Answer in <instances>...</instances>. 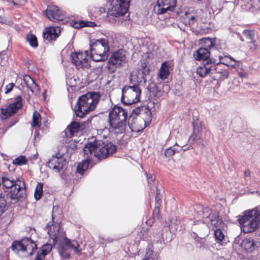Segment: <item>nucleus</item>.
I'll use <instances>...</instances> for the list:
<instances>
[{
  "mask_svg": "<svg viewBox=\"0 0 260 260\" xmlns=\"http://www.w3.org/2000/svg\"><path fill=\"white\" fill-rule=\"evenodd\" d=\"M186 149H182L180 148L179 149H177L175 148H173L172 147H170L166 150L165 152V155L166 157H171L173 156L176 152H179L181 151H184Z\"/></svg>",
  "mask_w": 260,
  "mask_h": 260,
  "instance_id": "e433bc0d",
  "label": "nucleus"
},
{
  "mask_svg": "<svg viewBox=\"0 0 260 260\" xmlns=\"http://www.w3.org/2000/svg\"><path fill=\"white\" fill-rule=\"evenodd\" d=\"M185 19L188 21L189 26L193 25L196 22L195 16L189 12L185 13Z\"/></svg>",
  "mask_w": 260,
  "mask_h": 260,
  "instance_id": "a19ab883",
  "label": "nucleus"
},
{
  "mask_svg": "<svg viewBox=\"0 0 260 260\" xmlns=\"http://www.w3.org/2000/svg\"><path fill=\"white\" fill-rule=\"evenodd\" d=\"M160 198H158V193H156V196L155 197V202H156V205L154 210V212L158 213L159 212V206L160 205Z\"/></svg>",
  "mask_w": 260,
  "mask_h": 260,
  "instance_id": "c03bdc74",
  "label": "nucleus"
},
{
  "mask_svg": "<svg viewBox=\"0 0 260 260\" xmlns=\"http://www.w3.org/2000/svg\"><path fill=\"white\" fill-rule=\"evenodd\" d=\"M45 14L48 18L52 21H61L64 17L63 13L55 5L48 6Z\"/></svg>",
  "mask_w": 260,
  "mask_h": 260,
  "instance_id": "a211bd4d",
  "label": "nucleus"
},
{
  "mask_svg": "<svg viewBox=\"0 0 260 260\" xmlns=\"http://www.w3.org/2000/svg\"><path fill=\"white\" fill-rule=\"evenodd\" d=\"M39 135V131L38 130H36L34 132V136H35V139H37V137H38Z\"/></svg>",
  "mask_w": 260,
  "mask_h": 260,
  "instance_id": "13d9d810",
  "label": "nucleus"
},
{
  "mask_svg": "<svg viewBox=\"0 0 260 260\" xmlns=\"http://www.w3.org/2000/svg\"><path fill=\"white\" fill-rule=\"evenodd\" d=\"M94 156L99 159H105L112 155L116 150V146L111 143L105 144L101 142H95Z\"/></svg>",
  "mask_w": 260,
  "mask_h": 260,
  "instance_id": "9d476101",
  "label": "nucleus"
},
{
  "mask_svg": "<svg viewBox=\"0 0 260 260\" xmlns=\"http://www.w3.org/2000/svg\"><path fill=\"white\" fill-rule=\"evenodd\" d=\"M27 162V159L25 157L22 155H20L19 157L15 158L13 160V164L18 165L22 166L25 164Z\"/></svg>",
  "mask_w": 260,
  "mask_h": 260,
  "instance_id": "ea45409f",
  "label": "nucleus"
},
{
  "mask_svg": "<svg viewBox=\"0 0 260 260\" xmlns=\"http://www.w3.org/2000/svg\"><path fill=\"white\" fill-rule=\"evenodd\" d=\"M53 209H54V207L53 208ZM54 213V209H53V213ZM52 218L53 219H54V215L53 214L52 215Z\"/></svg>",
  "mask_w": 260,
  "mask_h": 260,
  "instance_id": "774afa93",
  "label": "nucleus"
},
{
  "mask_svg": "<svg viewBox=\"0 0 260 260\" xmlns=\"http://www.w3.org/2000/svg\"><path fill=\"white\" fill-rule=\"evenodd\" d=\"M238 74L241 78H247L248 77V73L244 70L241 69L238 71Z\"/></svg>",
  "mask_w": 260,
  "mask_h": 260,
  "instance_id": "a18cd8bd",
  "label": "nucleus"
},
{
  "mask_svg": "<svg viewBox=\"0 0 260 260\" xmlns=\"http://www.w3.org/2000/svg\"><path fill=\"white\" fill-rule=\"evenodd\" d=\"M66 165V160L60 155L59 156L53 155L47 163V166L55 172H60Z\"/></svg>",
  "mask_w": 260,
  "mask_h": 260,
  "instance_id": "f3484780",
  "label": "nucleus"
},
{
  "mask_svg": "<svg viewBox=\"0 0 260 260\" xmlns=\"http://www.w3.org/2000/svg\"><path fill=\"white\" fill-rule=\"evenodd\" d=\"M210 50L206 48H200L197 50L193 54V57L197 60H203V63H205V61L210 58Z\"/></svg>",
  "mask_w": 260,
  "mask_h": 260,
  "instance_id": "4be33fe9",
  "label": "nucleus"
},
{
  "mask_svg": "<svg viewBox=\"0 0 260 260\" xmlns=\"http://www.w3.org/2000/svg\"><path fill=\"white\" fill-rule=\"evenodd\" d=\"M90 56L96 62L104 61L107 59L109 52L108 41L101 39L90 44Z\"/></svg>",
  "mask_w": 260,
  "mask_h": 260,
  "instance_id": "39448f33",
  "label": "nucleus"
},
{
  "mask_svg": "<svg viewBox=\"0 0 260 260\" xmlns=\"http://www.w3.org/2000/svg\"><path fill=\"white\" fill-rule=\"evenodd\" d=\"M212 213V225H214L216 228L214 230V237L216 242L221 245H223L225 244L224 242L225 235L223 231L227 228V225L222 220L218 215L213 216Z\"/></svg>",
  "mask_w": 260,
  "mask_h": 260,
  "instance_id": "1a4fd4ad",
  "label": "nucleus"
},
{
  "mask_svg": "<svg viewBox=\"0 0 260 260\" xmlns=\"http://www.w3.org/2000/svg\"><path fill=\"white\" fill-rule=\"evenodd\" d=\"M215 7V9H213L212 8V13H214L216 12V14H217L218 13H219L221 11V10L223 8V6L221 4H219V6L218 7Z\"/></svg>",
  "mask_w": 260,
  "mask_h": 260,
  "instance_id": "8fccbe9b",
  "label": "nucleus"
},
{
  "mask_svg": "<svg viewBox=\"0 0 260 260\" xmlns=\"http://www.w3.org/2000/svg\"><path fill=\"white\" fill-rule=\"evenodd\" d=\"M52 248V245L51 244L46 243L43 245L39 252L37 253L39 255L38 257L39 259L44 258L45 256L47 255L51 250Z\"/></svg>",
  "mask_w": 260,
  "mask_h": 260,
  "instance_id": "cd10ccee",
  "label": "nucleus"
},
{
  "mask_svg": "<svg viewBox=\"0 0 260 260\" xmlns=\"http://www.w3.org/2000/svg\"><path fill=\"white\" fill-rule=\"evenodd\" d=\"M43 97H44V100H45V99H46V91H45L43 93Z\"/></svg>",
  "mask_w": 260,
  "mask_h": 260,
  "instance_id": "0e129e2a",
  "label": "nucleus"
},
{
  "mask_svg": "<svg viewBox=\"0 0 260 260\" xmlns=\"http://www.w3.org/2000/svg\"><path fill=\"white\" fill-rule=\"evenodd\" d=\"M186 141L183 143V144H181V145H178L177 143H175V145H178V146L179 147H181V148H182L183 147H184L186 143Z\"/></svg>",
  "mask_w": 260,
  "mask_h": 260,
  "instance_id": "052dcab7",
  "label": "nucleus"
},
{
  "mask_svg": "<svg viewBox=\"0 0 260 260\" xmlns=\"http://www.w3.org/2000/svg\"><path fill=\"white\" fill-rule=\"evenodd\" d=\"M201 43H207V47H211V39L210 38H203L201 40Z\"/></svg>",
  "mask_w": 260,
  "mask_h": 260,
  "instance_id": "de8ad7c7",
  "label": "nucleus"
},
{
  "mask_svg": "<svg viewBox=\"0 0 260 260\" xmlns=\"http://www.w3.org/2000/svg\"><path fill=\"white\" fill-rule=\"evenodd\" d=\"M145 113L146 115V117L145 118V119L147 120V122H148V124H149V122H150L151 120V112L150 110L148 109H145ZM144 126H141L140 127H137L136 125V123H134V124H129L128 123V125L129 126V128L131 129V130L133 132H140L142 131L144 128L146 127V121L144 120Z\"/></svg>",
  "mask_w": 260,
  "mask_h": 260,
  "instance_id": "a878e982",
  "label": "nucleus"
},
{
  "mask_svg": "<svg viewBox=\"0 0 260 260\" xmlns=\"http://www.w3.org/2000/svg\"><path fill=\"white\" fill-rule=\"evenodd\" d=\"M61 32L60 27H50L47 28L43 32L44 38L49 42L55 40L57 38Z\"/></svg>",
  "mask_w": 260,
  "mask_h": 260,
  "instance_id": "aec40b11",
  "label": "nucleus"
},
{
  "mask_svg": "<svg viewBox=\"0 0 260 260\" xmlns=\"http://www.w3.org/2000/svg\"><path fill=\"white\" fill-rule=\"evenodd\" d=\"M89 164V159H86L83 160L82 162L79 163L77 167V172L80 174H83L84 172L87 169Z\"/></svg>",
  "mask_w": 260,
  "mask_h": 260,
  "instance_id": "473e14b6",
  "label": "nucleus"
},
{
  "mask_svg": "<svg viewBox=\"0 0 260 260\" xmlns=\"http://www.w3.org/2000/svg\"><path fill=\"white\" fill-rule=\"evenodd\" d=\"M26 40L31 47L34 48L38 47V44L37 38L35 35L32 34H28L26 36Z\"/></svg>",
  "mask_w": 260,
  "mask_h": 260,
  "instance_id": "f704fd0d",
  "label": "nucleus"
},
{
  "mask_svg": "<svg viewBox=\"0 0 260 260\" xmlns=\"http://www.w3.org/2000/svg\"><path fill=\"white\" fill-rule=\"evenodd\" d=\"M147 181L149 183L153 182L155 179V176L152 175H147Z\"/></svg>",
  "mask_w": 260,
  "mask_h": 260,
  "instance_id": "864d4df0",
  "label": "nucleus"
},
{
  "mask_svg": "<svg viewBox=\"0 0 260 260\" xmlns=\"http://www.w3.org/2000/svg\"><path fill=\"white\" fill-rule=\"evenodd\" d=\"M23 79L24 83L26 86V87L30 89L32 94L37 95L39 93L40 88L34 80L28 75H25L23 76Z\"/></svg>",
  "mask_w": 260,
  "mask_h": 260,
  "instance_id": "412c9836",
  "label": "nucleus"
},
{
  "mask_svg": "<svg viewBox=\"0 0 260 260\" xmlns=\"http://www.w3.org/2000/svg\"><path fill=\"white\" fill-rule=\"evenodd\" d=\"M127 112L119 106H114L109 113V121L111 132L116 134L124 132L126 125Z\"/></svg>",
  "mask_w": 260,
  "mask_h": 260,
  "instance_id": "7ed1b4c3",
  "label": "nucleus"
},
{
  "mask_svg": "<svg viewBox=\"0 0 260 260\" xmlns=\"http://www.w3.org/2000/svg\"><path fill=\"white\" fill-rule=\"evenodd\" d=\"M48 234L52 240L54 245L59 242L58 247V252L60 256L64 258H68L70 254L68 250L71 249L78 255L81 254L82 248L78 242L76 240H70L65 237V233L60 230V225L59 223L49 224L46 226Z\"/></svg>",
  "mask_w": 260,
  "mask_h": 260,
  "instance_id": "f257e3e1",
  "label": "nucleus"
},
{
  "mask_svg": "<svg viewBox=\"0 0 260 260\" xmlns=\"http://www.w3.org/2000/svg\"><path fill=\"white\" fill-rule=\"evenodd\" d=\"M141 93L137 85L125 86L122 90L121 102L125 105L135 104L139 101Z\"/></svg>",
  "mask_w": 260,
  "mask_h": 260,
  "instance_id": "6e6552de",
  "label": "nucleus"
},
{
  "mask_svg": "<svg viewBox=\"0 0 260 260\" xmlns=\"http://www.w3.org/2000/svg\"><path fill=\"white\" fill-rule=\"evenodd\" d=\"M242 34L247 39L250 41V42H252L253 41L255 35L253 30L245 29L243 31Z\"/></svg>",
  "mask_w": 260,
  "mask_h": 260,
  "instance_id": "4c0bfd02",
  "label": "nucleus"
},
{
  "mask_svg": "<svg viewBox=\"0 0 260 260\" xmlns=\"http://www.w3.org/2000/svg\"><path fill=\"white\" fill-rule=\"evenodd\" d=\"M95 148H96L95 142L87 143L83 148V152L85 155L87 156V159H89L90 155L94 154Z\"/></svg>",
  "mask_w": 260,
  "mask_h": 260,
  "instance_id": "c85d7f7f",
  "label": "nucleus"
},
{
  "mask_svg": "<svg viewBox=\"0 0 260 260\" xmlns=\"http://www.w3.org/2000/svg\"><path fill=\"white\" fill-rule=\"evenodd\" d=\"M250 172L249 170H246L244 172V176L246 178L250 176Z\"/></svg>",
  "mask_w": 260,
  "mask_h": 260,
  "instance_id": "6e6d98bb",
  "label": "nucleus"
},
{
  "mask_svg": "<svg viewBox=\"0 0 260 260\" xmlns=\"http://www.w3.org/2000/svg\"><path fill=\"white\" fill-rule=\"evenodd\" d=\"M14 4L20 3V4H23L26 2V0H12Z\"/></svg>",
  "mask_w": 260,
  "mask_h": 260,
  "instance_id": "5fc2aeb1",
  "label": "nucleus"
},
{
  "mask_svg": "<svg viewBox=\"0 0 260 260\" xmlns=\"http://www.w3.org/2000/svg\"><path fill=\"white\" fill-rule=\"evenodd\" d=\"M14 85L15 84L13 83H11L7 85L5 87V93L8 94L12 90Z\"/></svg>",
  "mask_w": 260,
  "mask_h": 260,
  "instance_id": "49530a36",
  "label": "nucleus"
},
{
  "mask_svg": "<svg viewBox=\"0 0 260 260\" xmlns=\"http://www.w3.org/2000/svg\"><path fill=\"white\" fill-rule=\"evenodd\" d=\"M39 256V255L38 254H37V255H36V256L35 257V260H43L44 259V258H40V259H39V257H38Z\"/></svg>",
  "mask_w": 260,
  "mask_h": 260,
  "instance_id": "680f3d73",
  "label": "nucleus"
},
{
  "mask_svg": "<svg viewBox=\"0 0 260 260\" xmlns=\"http://www.w3.org/2000/svg\"><path fill=\"white\" fill-rule=\"evenodd\" d=\"M177 0H157L153 11L157 14H163L174 10Z\"/></svg>",
  "mask_w": 260,
  "mask_h": 260,
  "instance_id": "2eb2a0df",
  "label": "nucleus"
},
{
  "mask_svg": "<svg viewBox=\"0 0 260 260\" xmlns=\"http://www.w3.org/2000/svg\"><path fill=\"white\" fill-rule=\"evenodd\" d=\"M204 218H205V219H209V220L210 221H211V220L210 219V217L208 216H206L204 214V216H203Z\"/></svg>",
  "mask_w": 260,
  "mask_h": 260,
  "instance_id": "e2e57ef3",
  "label": "nucleus"
},
{
  "mask_svg": "<svg viewBox=\"0 0 260 260\" xmlns=\"http://www.w3.org/2000/svg\"><path fill=\"white\" fill-rule=\"evenodd\" d=\"M94 26H95V23L91 21H75L73 24V26L76 28H79L85 26L94 27Z\"/></svg>",
  "mask_w": 260,
  "mask_h": 260,
  "instance_id": "2f4dec72",
  "label": "nucleus"
},
{
  "mask_svg": "<svg viewBox=\"0 0 260 260\" xmlns=\"http://www.w3.org/2000/svg\"><path fill=\"white\" fill-rule=\"evenodd\" d=\"M43 185L42 183H38L37 184L34 194L36 200H39L41 199L43 193Z\"/></svg>",
  "mask_w": 260,
  "mask_h": 260,
  "instance_id": "c9c22d12",
  "label": "nucleus"
},
{
  "mask_svg": "<svg viewBox=\"0 0 260 260\" xmlns=\"http://www.w3.org/2000/svg\"><path fill=\"white\" fill-rule=\"evenodd\" d=\"M6 201L4 197H0V212L4 213L6 210Z\"/></svg>",
  "mask_w": 260,
  "mask_h": 260,
  "instance_id": "79ce46f5",
  "label": "nucleus"
},
{
  "mask_svg": "<svg viewBox=\"0 0 260 260\" xmlns=\"http://www.w3.org/2000/svg\"><path fill=\"white\" fill-rule=\"evenodd\" d=\"M192 126H193V139L197 141V143H200V141L198 142V141L202 139L201 135L200 134V132L202 129L200 124L198 121H194L192 122Z\"/></svg>",
  "mask_w": 260,
  "mask_h": 260,
  "instance_id": "bb28decb",
  "label": "nucleus"
},
{
  "mask_svg": "<svg viewBox=\"0 0 260 260\" xmlns=\"http://www.w3.org/2000/svg\"><path fill=\"white\" fill-rule=\"evenodd\" d=\"M14 186L9 192V197L11 200V203L15 204L18 200L23 199L26 196L25 185L23 181H21Z\"/></svg>",
  "mask_w": 260,
  "mask_h": 260,
  "instance_id": "dca6fc26",
  "label": "nucleus"
},
{
  "mask_svg": "<svg viewBox=\"0 0 260 260\" xmlns=\"http://www.w3.org/2000/svg\"><path fill=\"white\" fill-rule=\"evenodd\" d=\"M222 59H223V57L219 55V62L216 63L215 59L212 58V75H214L212 76V80H224L229 76L228 71L225 68L224 65L221 63Z\"/></svg>",
  "mask_w": 260,
  "mask_h": 260,
  "instance_id": "4468645a",
  "label": "nucleus"
},
{
  "mask_svg": "<svg viewBox=\"0 0 260 260\" xmlns=\"http://www.w3.org/2000/svg\"><path fill=\"white\" fill-rule=\"evenodd\" d=\"M94 70L96 74H101L103 71V66H99L96 67Z\"/></svg>",
  "mask_w": 260,
  "mask_h": 260,
  "instance_id": "603ef678",
  "label": "nucleus"
},
{
  "mask_svg": "<svg viewBox=\"0 0 260 260\" xmlns=\"http://www.w3.org/2000/svg\"><path fill=\"white\" fill-rule=\"evenodd\" d=\"M142 260H157L156 253L150 249H148Z\"/></svg>",
  "mask_w": 260,
  "mask_h": 260,
  "instance_id": "58836bf2",
  "label": "nucleus"
},
{
  "mask_svg": "<svg viewBox=\"0 0 260 260\" xmlns=\"http://www.w3.org/2000/svg\"><path fill=\"white\" fill-rule=\"evenodd\" d=\"M22 99L21 96H17L13 102L5 107L1 109V117L2 119H6L16 113L19 109L22 107Z\"/></svg>",
  "mask_w": 260,
  "mask_h": 260,
  "instance_id": "ddd939ff",
  "label": "nucleus"
},
{
  "mask_svg": "<svg viewBox=\"0 0 260 260\" xmlns=\"http://www.w3.org/2000/svg\"><path fill=\"white\" fill-rule=\"evenodd\" d=\"M228 59H229L230 61H231V63H232V62H233V65H234V68H236V66H237V64L239 63V61H237L236 60H235L232 56L229 55V57L227 58Z\"/></svg>",
  "mask_w": 260,
  "mask_h": 260,
  "instance_id": "3c124183",
  "label": "nucleus"
},
{
  "mask_svg": "<svg viewBox=\"0 0 260 260\" xmlns=\"http://www.w3.org/2000/svg\"><path fill=\"white\" fill-rule=\"evenodd\" d=\"M170 224L169 223V226H170L171 224L173 223V221H172V220H170Z\"/></svg>",
  "mask_w": 260,
  "mask_h": 260,
  "instance_id": "338daca9",
  "label": "nucleus"
},
{
  "mask_svg": "<svg viewBox=\"0 0 260 260\" xmlns=\"http://www.w3.org/2000/svg\"><path fill=\"white\" fill-rule=\"evenodd\" d=\"M243 0H235V4H237V5H239V4H242V2H243Z\"/></svg>",
  "mask_w": 260,
  "mask_h": 260,
  "instance_id": "bf43d9fd",
  "label": "nucleus"
},
{
  "mask_svg": "<svg viewBox=\"0 0 260 260\" xmlns=\"http://www.w3.org/2000/svg\"><path fill=\"white\" fill-rule=\"evenodd\" d=\"M169 74V67L167 62H163L161 64L159 74L161 79H166Z\"/></svg>",
  "mask_w": 260,
  "mask_h": 260,
  "instance_id": "7c9ffc66",
  "label": "nucleus"
},
{
  "mask_svg": "<svg viewBox=\"0 0 260 260\" xmlns=\"http://www.w3.org/2000/svg\"><path fill=\"white\" fill-rule=\"evenodd\" d=\"M126 61L124 52L122 50L113 52L108 60V70L110 73H113L116 69L120 67Z\"/></svg>",
  "mask_w": 260,
  "mask_h": 260,
  "instance_id": "f8f14e48",
  "label": "nucleus"
},
{
  "mask_svg": "<svg viewBox=\"0 0 260 260\" xmlns=\"http://www.w3.org/2000/svg\"><path fill=\"white\" fill-rule=\"evenodd\" d=\"M19 179L17 178L15 180L12 177L9 176H3L2 177V182L3 185L7 188H11L16 185H18V183L21 182Z\"/></svg>",
  "mask_w": 260,
  "mask_h": 260,
  "instance_id": "5701e85b",
  "label": "nucleus"
},
{
  "mask_svg": "<svg viewBox=\"0 0 260 260\" xmlns=\"http://www.w3.org/2000/svg\"><path fill=\"white\" fill-rule=\"evenodd\" d=\"M237 218L241 230L244 233L253 232L260 226V219L255 214L253 210H245L241 214L239 215Z\"/></svg>",
  "mask_w": 260,
  "mask_h": 260,
  "instance_id": "20e7f679",
  "label": "nucleus"
},
{
  "mask_svg": "<svg viewBox=\"0 0 260 260\" xmlns=\"http://www.w3.org/2000/svg\"><path fill=\"white\" fill-rule=\"evenodd\" d=\"M101 95L99 92H91L80 96L74 107L76 115L83 117L88 112L95 108Z\"/></svg>",
  "mask_w": 260,
  "mask_h": 260,
  "instance_id": "f03ea898",
  "label": "nucleus"
},
{
  "mask_svg": "<svg viewBox=\"0 0 260 260\" xmlns=\"http://www.w3.org/2000/svg\"><path fill=\"white\" fill-rule=\"evenodd\" d=\"M228 57L229 55L224 56V57H223V59L221 60V63L224 65V67L226 66L228 68V67H231L232 68H234V65H233V64L231 63V61H230L227 58Z\"/></svg>",
  "mask_w": 260,
  "mask_h": 260,
  "instance_id": "37998d69",
  "label": "nucleus"
},
{
  "mask_svg": "<svg viewBox=\"0 0 260 260\" xmlns=\"http://www.w3.org/2000/svg\"><path fill=\"white\" fill-rule=\"evenodd\" d=\"M223 44L221 43V40L216 38H212V51L215 50L220 52L222 50Z\"/></svg>",
  "mask_w": 260,
  "mask_h": 260,
  "instance_id": "72a5a7b5",
  "label": "nucleus"
},
{
  "mask_svg": "<svg viewBox=\"0 0 260 260\" xmlns=\"http://www.w3.org/2000/svg\"><path fill=\"white\" fill-rule=\"evenodd\" d=\"M88 52L72 53L70 55L72 62L78 69H85L90 67V60L88 58Z\"/></svg>",
  "mask_w": 260,
  "mask_h": 260,
  "instance_id": "9b49d317",
  "label": "nucleus"
},
{
  "mask_svg": "<svg viewBox=\"0 0 260 260\" xmlns=\"http://www.w3.org/2000/svg\"><path fill=\"white\" fill-rule=\"evenodd\" d=\"M12 249L16 253L21 252L25 256L31 255L37 249V244L30 238L25 237L19 241H15L12 244Z\"/></svg>",
  "mask_w": 260,
  "mask_h": 260,
  "instance_id": "423d86ee",
  "label": "nucleus"
},
{
  "mask_svg": "<svg viewBox=\"0 0 260 260\" xmlns=\"http://www.w3.org/2000/svg\"><path fill=\"white\" fill-rule=\"evenodd\" d=\"M256 247V243L253 238L246 237L241 241V248L239 249L243 253H249L253 252Z\"/></svg>",
  "mask_w": 260,
  "mask_h": 260,
  "instance_id": "6ab92c4d",
  "label": "nucleus"
},
{
  "mask_svg": "<svg viewBox=\"0 0 260 260\" xmlns=\"http://www.w3.org/2000/svg\"><path fill=\"white\" fill-rule=\"evenodd\" d=\"M136 122H143V121L141 120H140L141 121H140V120H138L137 119H136Z\"/></svg>",
  "mask_w": 260,
  "mask_h": 260,
  "instance_id": "69168bd1",
  "label": "nucleus"
},
{
  "mask_svg": "<svg viewBox=\"0 0 260 260\" xmlns=\"http://www.w3.org/2000/svg\"><path fill=\"white\" fill-rule=\"evenodd\" d=\"M41 124V115L37 111H35L32 115L31 126L34 127H39Z\"/></svg>",
  "mask_w": 260,
  "mask_h": 260,
  "instance_id": "c756f323",
  "label": "nucleus"
},
{
  "mask_svg": "<svg viewBox=\"0 0 260 260\" xmlns=\"http://www.w3.org/2000/svg\"><path fill=\"white\" fill-rule=\"evenodd\" d=\"M203 66L197 69V73L201 77H205L209 74L211 70V59H208L203 63Z\"/></svg>",
  "mask_w": 260,
  "mask_h": 260,
  "instance_id": "b1692460",
  "label": "nucleus"
},
{
  "mask_svg": "<svg viewBox=\"0 0 260 260\" xmlns=\"http://www.w3.org/2000/svg\"><path fill=\"white\" fill-rule=\"evenodd\" d=\"M0 22L1 23H6V20L5 17L0 16Z\"/></svg>",
  "mask_w": 260,
  "mask_h": 260,
  "instance_id": "4d7b16f0",
  "label": "nucleus"
},
{
  "mask_svg": "<svg viewBox=\"0 0 260 260\" xmlns=\"http://www.w3.org/2000/svg\"><path fill=\"white\" fill-rule=\"evenodd\" d=\"M110 6L107 14L115 17L124 15L128 11L131 0H107Z\"/></svg>",
  "mask_w": 260,
  "mask_h": 260,
  "instance_id": "0eeeda50",
  "label": "nucleus"
},
{
  "mask_svg": "<svg viewBox=\"0 0 260 260\" xmlns=\"http://www.w3.org/2000/svg\"><path fill=\"white\" fill-rule=\"evenodd\" d=\"M243 240L240 235L237 236L234 241V243L235 245H238L239 246V248H241V241Z\"/></svg>",
  "mask_w": 260,
  "mask_h": 260,
  "instance_id": "09e8293b",
  "label": "nucleus"
},
{
  "mask_svg": "<svg viewBox=\"0 0 260 260\" xmlns=\"http://www.w3.org/2000/svg\"><path fill=\"white\" fill-rule=\"evenodd\" d=\"M82 127L80 125L79 122H72L70 125L66 129L64 132L67 137L70 138L73 137L75 134L78 133L80 129H82Z\"/></svg>",
  "mask_w": 260,
  "mask_h": 260,
  "instance_id": "393cba45",
  "label": "nucleus"
}]
</instances>
